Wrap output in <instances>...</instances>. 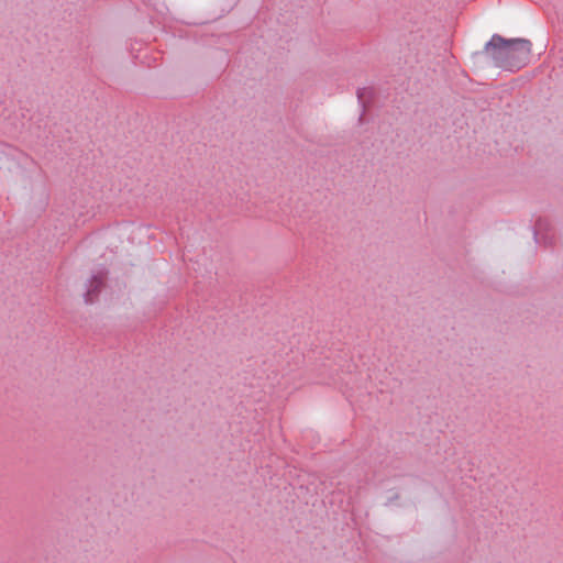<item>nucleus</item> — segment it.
<instances>
[{
  "mask_svg": "<svg viewBox=\"0 0 563 563\" xmlns=\"http://www.w3.org/2000/svg\"><path fill=\"white\" fill-rule=\"evenodd\" d=\"M532 44L526 38L505 40L500 35H493L486 44V52L501 67L519 69L523 67L531 55Z\"/></svg>",
  "mask_w": 563,
  "mask_h": 563,
  "instance_id": "obj_1",
  "label": "nucleus"
}]
</instances>
